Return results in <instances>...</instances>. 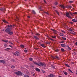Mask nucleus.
<instances>
[{"label": "nucleus", "instance_id": "nucleus-36", "mask_svg": "<svg viewBox=\"0 0 77 77\" xmlns=\"http://www.w3.org/2000/svg\"><path fill=\"white\" fill-rule=\"evenodd\" d=\"M11 68H12V69H14V68H15V66H11Z\"/></svg>", "mask_w": 77, "mask_h": 77}, {"label": "nucleus", "instance_id": "nucleus-58", "mask_svg": "<svg viewBox=\"0 0 77 77\" xmlns=\"http://www.w3.org/2000/svg\"><path fill=\"white\" fill-rule=\"evenodd\" d=\"M70 24H73V23H72V22H70Z\"/></svg>", "mask_w": 77, "mask_h": 77}, {"label": "nucleus", "instance_id": "nucleus-15", "mask_svg": "<svg viewBox=\"0 0 77 77\" xmlns=\"http://www.w3.org/2000/svg\"><path fill=\"white\" fill-rule=\"evenodd\" d=\"M41 46H42V47H43L44 48H45V47H46V46H45L44 45V44H41Z\"/></svg>", "mask_w": 77, "mask_h": 77}, {"label": "nucleus", "instance_id": "nucleus-45", "mask_svg": "<svg viewBox=\"0 0 77 77\" xmlns=\"http://www.w3.org/2000/svg\"><path fill=\"white\" fill-rule=\"evenodd\" d=\"M65 65L66 66H67L68 67H69V65H68V64H65Z\"/></svg>", "mask_w": 77, "mask_h": 77}, {"label": "nucleus", "instance_id": "nucleus-44", "mask_svg": "<svg viewBox=\"0 0 77 77\" xmlns=\"http://www.w3.org/2000/svg\"><path fill=\"white\" fill-rule=\"evenodd\" d=\"M46 44H50V42H46Z\"/></svg>", "mask_w": 77, "mask_h": 77}, {"label": "nucleus", "instance_id": "nucleus-10", "mask_svg": "<svg viewBox=\"0 0 77 77\" xmlns=\"http://www.w3.org/2000/svg\"><path fill=\"white\" fill-rule=\"evenodd\" d=\"M39 64L41 65V66H44V65H45V63H44L40 62Z\"/></svg>", "mask_w": 77, "mask_h": 77}, {"label": "nucleus", "instance_id": "nucleus-64", "mask_svg": "<svg viewBox=\"0 0 77 77\" xmlns=\"http://www.w3.org/2000/svg\"><path fill=\"white\" fill-rule=\"evenodd\" d=\"M76 72H77V69L76 70Z\"/></svg>", "mask_w": 77, "mask_h": 77}, {"label": "nucleus", "instance_id": "nucleus-27", "mask_svg": "<svg viewBox=\"0 0 77 77\" xmlns=\"http://www.w3.org/2000/svg\"><path fill=\"white\" fill-rule=\"evenodd\" d=\"M72 21H73V22H77V20L75 19H72Z\"/></svg>", "mask_w": 77, "mask_h": 77}, {"label": "nucleus", "instance_id": "nucleus-29", "mask_svg": "<svg viewBox=\"0 0 77 77\" xmlns=\"http://www.w3.org/2000/svg\"><path fill=\"white\" fill-rule=\"evenodd\" d=\"M30 61H33V58H30L29 59Z\"/></svg>", "mask_w": 77, "mask_h": 77}, {"label": "nucleus", "instance_id": "nucleus-20", "mask_svg": "<svg viewBox=\"0 0 77 77\" xmlns=\"http://www.w3.org/2000/svg\"><path fill=\"white\" fill-rule=\"evenodd\" d=\"M74 1V0H72V1H70L69 2V3H73Z\"/></svg>", "mask_w": 77, "mask_h": 77}, {"label": "nucleus", "instance_id": "nucleus-25", "mask_svg": "<svg viewBox=\"0 0 77 77\" xmlns=\"http://www.w3.org/2000/svg\"><path fill=\"white\" fill-rule=\"evenodd\" d=\"M69 70V72H71V73H73V72H72V71H71V69H68Z\"/></svg>", "mask_w": 77, "mask_h": 77}, {"label": "nucleus", "instance_id": "nucleus-32", "mask_svg": "<svg viewBox=\"0 0 77 77\" xmlns=\"http://www.w3.org/2000/svg\"><path fill=\"white\" fill-rule=\"evenodd\" d=\"M68 29H69V31H70V32H71V31H72V29H71V28H69Z\"/></svg>", "mask_w": 77, "mask_h": 77}, {"label": "nucleus", "instance_id": "nucleus-50", "mask_svg": "<svg viewBox=\"0 0 77 77\" xmlns=\"http://www.w3.org/2000/svg\"><path fill=\"white\" fill-rule=\"evenodd\" d=\"M10 44H11V45H13V44H14V43L13 42H10Z\"/></svg>", "mask_w": 77, "mask_h": 77}, {"label": "nucleus", "instance_id": "nucleus-52", "mask_svg": "<svg viewBox=\"0 0 77 77\" xmlns=\"http://www.w3.org/2000/svg\"><path fill=\"white\" fill-rule=\"evenodd\" d=\"M36 35H37L38 36H39V35H40V34H39L38 33H37L36 34Z\"/></svg>", "mask_w": 77, "mask_h": 77}, {"label": "nucleus", "instance_id": "nucleus-38", "mask_svg": "<svg viewBox=\"0 0 77 77\" xmlns=\"http://www.w3.org/2000/svg\"><path fill=\"white\" fill-rule=\"evenodd\" d=\"M45 14H47V15H49V13H48V12H45Z\"/></svg>", "mask_w": 77, "mask_h": 77}, {"label": "nucleus", "instance_id": "nucleus-9", "mask_svg": "<svg viewBox=\"0 0 77 77\" xmlns=\"http://www.w3.org/2000/svg\"><path fill=\"white\" fill-rule=\"evenodd\" d=\"M0 63H3V64L6 63V61L3 60H0Z\"/></svg>", "mask_w": 77, "mask_h": 77}, {"label": "nucleus", "instance_id": "nucleus-13", "mask_svg": "<svg viewBox=\"0 0 77 77\" xmlns=\"http://www.w3.org/2000/svg\"><path fill=\"white\" fill-rule=\"evenodd\" d=\"M0 10L1 11H5V8H0Z\"/></svg>", "mask_w": 77, "mask_h": 77}, {"label": "nucleus", "instance_id": "nucleus-16", "mask_svg": "<svg viewBox=\"0 0 77 77\" xmlns=\"http://www.w3.org/2000/svg\"><path fill=\"white\" fill-rule=\"evenodd\" d=\"M35 70L38 72H40V69H38V68H36L35 69Z\"/></svg>", "mask_w": 77, "mask_h": 77}, {"label": "nucleus", "instance_id": "nucleus-26", "mask_svg": "<svg viewBox=\"0 0 77 77\" xmlns=\"http://www.w3.org/2000/svg\"><path fill=\"white\" fill-rule=\"evenodd\" d=\"M34 37L35 39H36L37 40L39 39V38H38V37L36 36H34Z\"/></svg>", "mask_w": 77, "mask_h": 77}, {"label": "nucleus", "instance_id": "nucleus-55", "mask_svg": "<svg viewBox=\"0 0 77 77\" xmlns=\"http://www.w3.org/2000/svg\"><path fill=\"white\" fill-rule=\"evenodd\" d=\"M35 50H38V49H39V48H35Z\"/></svg>", "mask_w": 77, "mask_h": 77}, {"label": "nucleus", "instance_id": "nucleus-17", "mask_svg": "<svg viewBox=\"0 0 77 77\" xmlns=\"http://www.w3.org/2000/svg\"><path fill=\"white\" fill-rule=\"evenodd\" d=\"M51 37H52V38H54V39H56V35L54 36L52 35Z\"/></svg>", "mask_w": 77, "mask_h": 77}, {"label": "nucleus", "instance_id": "nucleus-8", "mask_svg": "<svg viewBox=\"0 0 77 77\" xmlns=\"http://www.w3.org/2000/svg\"><path fill=\"white\" fill-rule=\"evenodd\" d=\"M15 25H13V26H12V25H10V30H11L13 28H14V27H15Z\"/></svg>", "mask_w": 77, "mask_h": 77}, {"label": "nucleus", "instance_id": "nucleus-63", "mask_svg": "<svg viewBox=\"0 0 77 77\" xmlns=\"http://www.w3.org/2000/svg\"><path fill=\"white\" fill-rule=\"evenodd\" d=\"M54 33H55V34L56 33V32H54Z\"/></svg>", "mask_w": 77, "mask_h": 77}, {"label": "nucleus", "instance_id": "nucleus-5", "mask_svg": "<svg viewBox=\"0 0 77 77\" xmlns=\"http://www.w3.org/2000/svg\"><path fill=\"white\" fill-rule=\"evenodd\" d=\"M66 16H67V17H68V18H72L70 16V15H69V12L66 13Z\"/></svg>", "mask_w": 77, "mask_h": 77}, {"label": "nucleus", "instance_id": "nucleus-11", "mask_svg": "<svg viewBox=\"0 0 77 77\" xmlns=\"http://www.w3.org/2000/svg\"><path fill=\"white\" fill-rule=\"evenodd\" d=\"M69 32H70V33H72V34H73V35H75V32H74V31H73L72 30L71 31Z\"/></svg>", "mask_w": 77, "mask_h": 77}, {"label": "nucleus", "instance_id": "nucleus-22", "mask_svg": "<svg viewBox=\"0 0 77 77\" xmlns=\"http://www.w3.org/2000/svg\"><path fill=\"white\" fill-rule=\"evenodd\" d=\"M2 21L3 22H4V23H8L7 22V21H6L5 20H3Z\"/></svg>", "mask_w": 77, "mask_h": 77}, {"label": "nucleus", "instance_id": "nucleus-59", "mask_svg": "<svg viewBox=\"0 0 77 77\" xmlns=\"http://www.w3.org/2000/svg\"><path fill=\"white\" fill-rule=\"evenodd\" d=\"M10 47L11 48H13V46H12L10 45Z\"/></svg>", "mask_w": 77, "mask_h": 77}, {"label": "nucleus", "instance_id": "nucleus-19", "mask_svg": "<svg viewBox=\"0 0 77 77\" xmlns=\"http://www.w3.org/2000/svg\"><path fill=\"white\" fill-rule=\"evenodd\" d=\"M67 49L69 50H71V48H70V47H69L68 45H67Z\"/></svg>", "mask_w": 77, "mask_h": 77}, {"label": "nucleus", "instance_id": "nucleus-43", "mask_svg": "<svg viewBox=\"0 0 77 77\" xmlns=\"http://www.w3.org/2000/svg\"><path fill=\"white\" fill-rule=\"evenodd\" d=\"M58 5V3L57 2H55V5Z\"/></svg>", "mask_w": 77, "mask_h": 77}, {"label": "nucleus", "instance_id": "nucleus-39", "mask_svg": "<svg viewBox=\"0 0 77 77\" xmlns=\"http://www.w3.org/2000/svg\"><path fill=\"white\" fill-rule=\"evenodd\" d=\"M61 50L62 51H65V50H64V49L62 48L61 49Z\"/></svg>", "mask_w": 77, "mask_h": 77}, {"label": "nucleus", "instance_id": "nucleus-48", "mask_svg": "<svg viewBox=\"0 0 77 77\" xmlns=\"http://www.w3.org/2000/svg\"><path fill=\"white\" fill-rule=\"evenodd\" d=\"M49 39H51V40L52 41H54V40L51 38L49 37Z\"/></svg>", "mask_w": 77, "mask_h": 77}, {"label": "nucleus", "instance_id": "nucleus-60", "mask_svg": "<svg viewBox=\"0 0 77 77\" xmlns=\"http://www.w3.org/2000/svg\"><path fill=\"white\" fill-rule=\"evenodd\" d=\"M75 45H76V46H77V42H76L75 43Z\"/></svg>", "mask_w": 77, "mask_h": 77}, {"label": "nucleus", "instance_id": "nucleus-30", "mask_svg": "<svg viewBox=\"0 0 77 77\" xmlns=\"http://www.w3.org/2000/svg\"><path fill=\"white\" fill-rule=\"evenodd\" d=\"M16 18L17 20L15 19V20L16 21H18V20H19V18L18 17H17L16 16Z\"/></svg>", "mask_w": 77, "mask_h": 77}, {"label": "nucleus", "instance_id": "nucleus-57", "mask_svg": "<svg viewBox=\"0 0 77 77\" xmlns=\"http://www.w3.org/2000/svg\"><path fill=\"white\" fill-rule=\"evenodd\" d=\"M70 15H72V13H71V12H70Z\"/></svg>", "mask_w": 77, "mask_h": 77}, {"label": "nucleus", "instance_id": "nucleus-6", "mask_svg": "<svg viewBox=\"0 0 77 77\" xmlns=\"http://www.w3.org/2000/svg\"><path fill=\"white\" fill-rule=\"evenodd\" d=\"M14 54L15 56H20V53L18 51H16L15 53Z\"/></svg>", "mask_w": 77, "mask_h": 77}, {"label": "nucleus", "instance_id": "nucleus-56", "mask_svg": "<svg viewBox=\"0 0 77 77\" xmlns=\"http://www.w3.org/2000/svg\"><path fill=\"white\" fill-rule=\"evenodd\" d=\"M64 42V41H62L61 42V43H62V44Z\"/></svg>", "mask_w": 77, "mask_h": 77}, {"label": "nucleus", "instance_id": "nucleus-2", "mask_svg": "<svg viewBox=\"0 0 77 77\" xmlns=\"http://www.w3.org/2000/svg\"><path fill=\"white\" fill-rule=\"evenodd\" d=\"M60 6L61 8H63V9H64L65 8H71L72 7H71V6L70 5H67L65 7L63 5H60Z\"/></svg>", "mask_w": 77, "mask_h": 77}, {"label": "nucleus", "instance_id": "nucleus-62", "mask_svg": "<svg viewBox=\"0 0 77 77\" xmlns=\"http://www.w3.org/2000/svg\"><path fill=\"white\" fill-rule=\"evenodd\" d=\"M27 17L28 18H30V17L29 16H27Z\"/></svg>", "mask_w": 77, "mask_h": 77}, {"label": "nucleus", "instance_id": "nucleus-4", "mask_svg": "<svg viewBox=\"0 0 77 77\" xmlns=\"http://www.w3.org/2000/svg\"><path fill=\"white\" fill-rule=\"evenodd\" d=\"M15 73L18 75H22V72L21 71H18L17 72H15Z\"/></svg>", "mask_w": 77, "mask_h": 77}, {"label": "nucleus", "instance_id": "nucleus-54", "mask_svg": "<svg viewBox=\"0 0 77 77\" xmlns=\"http://www.w3.org/2000/svg\"><path fill=\"white\" fill-rule=\"evenodd\" d=\"M52 67L53 68H54V69L55 68V67H54V66H52Z\"/></svg>", "mask_w": 77, "mask_h": 77}, {"label": "nucleus", "instance_id": "nucleus-51", "mask_svg": "<svg viewBox=\"0 0 77 77\" xmlns=\"http://www.w3.org/2000/svg\"><path fill=\"white\" fill-rule=\"evenodd\" d=\"M24 52L25 53H27V50H24Z\"/></svg>", "mask_w": 77, "mask_h": 77}, {"label": "nucleus", "instance_id": "nucleus-47", "mask_svg": "<svg viewBox=\"0 0 77 77\" xmlns=\"http://www.w3.org/2000/svg\"><path fill=\"white\" fill-rule=\"evenodd\" d=\"M73 14L74 15V14L77 15V12H75V13H73Z\"/></svg>", "mask_w": 77, "mask_h": 77}, {"label": "nucleus", "instance_id": "nucleus-7", "mask_svg": "<svg viewBox=\"0 0 77 77\" xmlns=\"http://www.w3.org/2000/svg\"><path fill=\"white\" fill-rule=\"evenodd\" d=\"M34 64H35V65H38V66H41V65L39 64V63H38L36 62L35 61H33L32 62Z\"/></svg>", "mask_w": 77, "mask_h": 77}, {"label": "nucleus", "instance_id": "nucleus-23", "mask_svg": "<svg viewBox=\"0 0 77 77\" xmlns=\"http://www.w3.org/2000/svg\"><path fill=\"white\" fill-rule=\"evenodd\" d=\"M20 46L21 48H24V45H21Z\"/></svg>", "mask_w": 77, "mask_h": 77}, {"label": "nucleus", "instance_id": "nucleus-46", "mask_svg": "<svg viewBox=\"0 0 77 77\" xmlns=\"http://www.w3.org/2000/svg\"><path fill=\"white\" fill-rule=\"evenodd\" d=\"M11 61H12V62H15V60L14 59H11Z\"/></svg>", "mask_w": 77, "mask_h": 77}, {"label": "nucleus", "instance_id": "nucleus-33", "mask_svg": "<svg viewBox=\"0 0 77 77\" xmlns=\"http://www.w3.org/2000/svg\"><path fill=\"white\" fill-rule=\"evenodd\" d=\"M24 77H29V75H27L25 74L24 75Z\"/></svg>", "mask_w": 77, "mask_h": 77}, {"label": "nucleus", "instance_id": "nucleus-12", "mask_svg": "<svg viewBox=\"0 0 77 77\" xmlns=\"http://www.w3.org/2000/svg\"><path fill=\"white\" fill-rule=\"evenodd\" d=\"M55 76V75L52 74H51L48 75V77H54Z\"/></svg>", "mask_w": 77, "mask_h": 77}, {"label": "nucleus", "instance_id": "nucleus-31", "mask_svg": "<svg viewBox=\"0 0 77 77\" xmlns=\"http://www.w3.org/2000/svg\"><path fill=\"white\" fill-rule=\"evenodd\" d=\"M55 12H56V13H57V14L58 15H59V13L58 11H57V10H55Z\"/></svg>", "mask_w": 77, "mask_h": 77}, {"label": "nucleus", "instance_id": "nucleus-14", "mask_svg": "<svg viewBox=\"0 0 77 77\" xmlns=\"http://www.w3.org/2000/svg\"><path fill=\"white\" fill-rule=\"evenodd\" d=\"M61 47H66V45L65 44H61Z\"/></svg>", "mask_w": 77, "mask_h": 77}, {"label": "nucleus", "instance_id": "nucleus-35", "mask_svg": "<svg viewBox=\"0 0 77 77\" xmlns=\"http://www.w3.org/2000/svg\"><path fill=\"white\" fill-rule=\"evenodd\" d=\"M62 38L63 39V40H66V38L65 37H62Z\"/></svg>", "mask_w": 77, "mask_h": 77}, {"label": "nucleus", "instance_id": "nucleus-37", "mask_svg": "<svg viewBox=\"0 0 77 77\" xmlns=\"http://www.w3.org/2000/svg\"><path fill=\"white\" fill-rule=\"evenodd\" d=\"M14 33V32H10V35H12Z\"/></svg>", "mask_w": 77, "mask_h": 77}, {"label": "nucleus", "instance_id": "nucleus-3", "mask_svg": "<svg viewBox=\"0 0 77 77\" xmlns=\"http://www.w3.org/2000/svg\"><path fill=\"white\" fill-rule=\"evenodd\" d=\"M51 57L53 58L54 59H57L58 60H59L60 59V58L59 57L57 56H51Z\"/></svg>", "mask_w": 77, "mask_h": 77}, {"label": "nucleus", "instance_id": "nucleus-24", "mask_svg": "<svg viewBox=\"0 0 77 77\" xmlns=\"http://www.w3.org/2000/svg\"><path fill=\"white\" fill-rule=\"evenodd\" d=\"M32 75H33V76H34V75H35V73L34 72H32Z\"/></svg>", "mask_w": 77, "mask_h": 77}, {"label": "nucleus", "instance_id": "nucleus-34", "mask_svg": "<svg viewBox=\"0 0 77 77\" xmlns=\"http://www.w3.org/2000/svg\"><path fill=\"white\" fill-rule=\"evenodd\" d=\"M32 12L34 14H36V12H35V11L32 10Z\"/></svg>", "mask_w": 77, "mask_h": 77}, {"label": "nucleus", "instance_id": "nucleus-49", "mask_svg": "<svg viewBox=\"0 0 77 77\" xmlns=\"http://www.w3.org/2000/svg\"><path fill=\"white\" fill-rule=\"evenodd\" d=\"M9 50H10V48H7L6 49H5V50H7V51H8Z\"/></svg>", "mask_w": 77, "mask_h": 77}, {"label": "nucleus", "instance_id": "nucleus-28", "mask_svg": "<svg viewBox=\"0 0 77 77\" xmlns=\"http://www.w3.org/2000/svg\"><path fill=\"white\" fill-rule=\"evenodd\" d=\"M2 41H3L4 42H8V40H2Z\"/></svg>", "mask_w": 77, "mask_h": 77}, {"label": "nucleus", "instance_id": "nucleus-18", "mask_svg": "<svg viewBox=\"0 0 77 77\" xmlns=\"http://www.w3.org/2000/svg\"><path fill=\"white\" fill-rule=\"evenodd\" d=\"M64 35L62 33H61L60 34V36H64Z\"/></svg>", "mask_w": 77, "mask_h": 77}, {"label": "nucleus", "instance_id": "nucleus-1", "mask_svg": "<svg viewBox=\"0 0 77 77\" xmlns=\"http://www.w3.org/2000/svg\"><path fill=\"white\" fill-rule=\"evenodd\" d=\"M3 32H7L8 34L10 35V26L8 25L6 27H5V29H3Z\"/></svg>", "mask_w": 77, "mask_h": 77}, {"label": "nucleus", "instance_id": "nucleus-21", "mask_svg": "<svg viewBox=\"0 0 77 77\" xmlns=\"http://www.w3.org/2000/svg\"><path fill=\"white\" fill-rule=\"evenodd\" d=\"M63 73L65 75H68V73H67L66 72H63Z\"/></svg>", "mask_w": 77, "mask_h": 77}, {"label": "nucleus", "instance_id": "nucleus-42", "mask_svg": "<svg viewBox=\"0 0 77 77\" xmlns=\"http://www.w3.org/2000/svg\"><path fill=\"white\" fill-rule=\"evenodd\" d=\"M55 51H56V52H57L59 51V50L58 49H57L56 50H55Z\"/></svg>", "mask_w": 77, "mask_h": 77}, {"label": "nucleus", "instance_id": "nucleus-40", "mask_svg": "<svg viewBox=\"0 0 77 77\" xmlns=\"http://www.w3.org/2000/svg\"><path fill=\"white\" fill-rule=\"evenodd\" d=\"M8 47V45L6 44H4V47Z\"/></svg>", "mask_w": 77, "mask_h": 77}, {"label": "nucleus", "instance_id": "nucleus-41", "mask_svg": "<svg viewBox=\"0 0 77 77\" xmlns=\"http://www.w3.org/2000/svg\"><path fill=\"white\" fill-rule=\"evenodd\" d=\"M51 30H52V31H53L54 32H56V30H55L54 29H51Z\"/></svg>", "mask_w": 77, "mask_h": 77}, {"label": "nucleus", "instance_id": "nucleus-61", "mask_svg": "<svg viewBox=\"0 0 77 77\" xmlns=\"http://www.w3.org/2000/svg\"><path fill=\"white\" fill-rule=\"evenodd\" d=\"M44 2H45V3H46V1H45V0H44Z\"/></svg>", "mask_w": 77, "mask_h": 77}, {"label": "nucleus", "instance_id": "nucleus-53", "mask_svg": "<svg viewBox=\"0 0 77 77\" xmlns=\"http://www.w3.org/2000/svg\"><path fill=\"white\" fill-rule=\"evenodd\" d=\"M61 31L62 32H63V33H65V31H64L61 30Z\"/></svg>", "mask_w": 77, "mask_h": 77}]
</instances>
